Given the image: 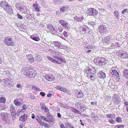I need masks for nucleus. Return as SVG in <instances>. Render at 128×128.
<instances>
[{
    "label": "nucleus",
    "instance_id": "47",
    "mask_svg": "<svg viewBox=\"0 0 128 128\" xmlns=\"http://www.w3.org/2000/svg\"><path fill=\"white\" fill-rule=\"evenodd\" d=\"M32 14H30L26 16V18L28 20H30L32 18Z\"/></svg>",
    "mask_w": 128,
    "mask_h": 128
},
{
    "label": "nucleus",
    "instance_id": "7",
    "mask_svg": "<svg viewBox=\"0 0 128 128\" xmlns=\"http://www.w3.org/2000/svg\"><path fill=\"white\" fill-rule=\"evenodd\" d=\"M4 9L6 12L9 14H10L12 13L13 10L12 7L8 4L4 8Z\"/></svg>",
    "mask_w": 128,
    "mask_h": 128
},
{
    "label": "nucleus",
    "instance_id": "31",
    "mask_svg": "<svg viewBox=\"0 0 128 128\" xmlns=\"http://www.w3.org/2000/svg\"><path fill=\"white\" fill-rule=\"evenodd\" d=\"M123 75L126 78H128V70H124L123 72Z\"/></svg>",
    "mask_w": 128,
    "mask_h": 128
},
{
    "label": "nucleus",
    "instance_id": "63",
    "mask_svg": "<svg viewBox=\"0 0 128 128\" xmlns=\"http://www.w3.org/2000/svg\"><path fill=\"white\" fill-rule=\"evenodd\" d=\"M44 110L45 112H46V113H49V110L48 108L46 107V108H45Z\"/></svg>",
    "mask_w": 128,
    "mask_h": 128
},
{
    "label": "nucleus",
    "instance_id": "29",
    "mask_svg": "<svg viewBox=\"0 0 128 128\" xmlns=\"http://www.w3.org/2000/svg\"><path fill=\"white\" fill-rule=\"evenodd\" d=\"M106 116L109 118H115L116 117V114H108L106 115Z\"/></svg>",
    "mask_w": 128,
    "mask_h": 128
},
{
    "label": "nucleus",
    "instance_id": "40",
    "mask_svg": "<svg viewBox=\"0 0 128 128\" xmlns=\"http://www.w3.org/2000/svg\"><path fill=\"white\" fill-rule=\"evenodd\" d=\"M6 98L4 97H2L0 98V103H4L5 102Z\"/></svg>",
    "mask_w": 128,
    "mask_h": 128
},
{
    "label": "nucleus",
    "instance_id": "64",
    "mask_svg": "<svg viewBox=\"0 0 128 128\" xmlns=\"http://www.w3.org/2000/svg\"><path fill=\"white\" fill-rule=\"evenodd\" d=\"M40 94L43 96H44L45 95V94L44 92H41L40 93Z\"/></svg>",
    "mask_w": 128,
    "mask_h": 128
},
{
    "label": "nucleus",
    "instance_id": "43",
    "mask_svg": "<svg viewBox=\"0 0 128 128\" xmlns=\"http://www.w3.org/2000/svg\"><path fill=\"white\" fill-rule=\"evenodd\" d=\"M102 59L104 60L102 61V65H104L106 64L108 62L107 59H106L104 58H102Z\"/></svg>",
    "mask_w": 128,
    "mask_h": 128
},
{
    "label": "nucleus",
    "instance_id": "50",
    "mask_svg": "<svg viewBox=\"0 0 128 128\" xmlns=\"http://www.w3.org/2000/svg\"><path fill=\"white\" fill-rule=\"evenodd\" d=\"M63 88L61 86H56V88L58 90L62 91Z\"/></svg>",
    "mask_w": 128,
    "mask_h": 128
},
{
    "label": "nucleus",
    "instance_id": "42",
    "mask_svg": "<svg viewBox=\"0 0 128 128\" xmlns=\"http://www.w3.org/2000/svg\"><path fill=\"white\" fill-rule=\"evenodd\" d=\"M50 31L54 33H57L58 31L57 28H54L53 27Z\"/></svg>",
    "mask_w": 128,
    "mask_h": 128
},
{
    "label": "nucleus",
    "instance_id": "18",
    "mask_svg": "<svg viewBox=\"0 0 128 128\" xmlns=\"http://www.w3.org/2000/svg\"><path fill=\"white\" fill-rule=\"evenodd\" d=\"M27 115L24 114L23 116H22L20 118L19 120L23 122H26L27 119Z\"/></svg>",
    "mask_w": 128,
    "mask_h": 128
},
{
    "label": "nucleus",
    "instance_id": "25",
    "mask_svg": "<svg viewBox=\"0 0 128 128\" xmlns=\"http://www.w3.org/2000/svg\"><path fill=\"white\" fill-rule=\"evenodd\" d=\"M8 68H6L4 70V74H6L7 76H9L10 74V72Z\"/></svg>",
    "mask_w": 128,
    "mask_h": 128
},
{
    "label": "nucleus",
    "instance_id": "41",
    "mask_svg": "<svg viewBox=\"0 0 128 128\" xmlns=\"http://www.w3.org/2000/svg\"><path fill=\"white\" fill-rule=\"evenodd\" d=\"M14 103L15 105L17 106L20 105L22 104V103L16 100H14Z\"/></svg>",
    "mask_w": 128,
    "mask_h": 128
},
{
    "label": "nucleus",
    "instance_id": "15",
    "mask_svg": "<svg viewBox=\"0 0 128 128\" xmlns=\"http://www.w3.org/2000/svg\"><path fill=\"white\" fill-rule=\"evenodd\" d=\"M88 30V27L84 25L81 26L79 28V30L80 32L86 31Z\"/></svg>",
    "mask_w": 128,
    "mask_h": 128
},
{
    "label": "nucleus",
    "instance_id": "51",
    "mask_svg": "<svg viewBox=\"0 0 128 128\" xmlns=\"http://www.w3.org/2000/svg\"><path fill=\"white\" fill-rule=\"evenodd\" d=\"M31 74V78H34L36 75V71H34V72L32 73V74Z\"/></svg>",
    "mask_w": 128,
    "mask_h": 128
},
{
    "label": "nucleus",
    "instance_id": "21",
    "mask_svg": "<svg viewBox=\"0 0 128 128\" xmlns=\"http://www.w3.org/2000/svg\"><path fill=\"white\" fill-rule=\"evenodd\" d=\"M53 57L56 59L58 60L59 61H61L62 62L64 63H65V61L64 59L63 58H61V57L60 56H58L56 55H54Z\"/></svg>",
    "mask_w": 128,
    "mask_h": 128
},
{
    "label": "nucleus",
    "instance_id": "4",
    "mask_svg": "<svg viewBox=\"0 0 128 128\" xmlns=\"http://www.w3.org/2000/svg\"><path fill=\"white\" fill-rule=\"evenodd\" d=\"M120 57L122 58H128V53L124 51L120 50L116 53Z\"/></svg>",
    "mask_w": 128,
    "mask_h": 128
},
{
    "label": "nucleus",
    "instance_id": "32",
    "mask_svg": "<svg viewBox=\"0 0 128 128\" xmlns=\"http://www.w3.org/2000/svg\"><path fill=\"white\" fill-rule=\"evenodd\" d=\"M92 70H91L90 68H88L85 71L86 74V76H87V75H89L90 74H92L93 72H92Z\"/></svg>",
    "mask_w": 128,
    "mask_h": 128
},
{
    "label": "nucleus",
    "instance_id": "56",
    "mask_svg": "<svg viewBox=\"0 0 128 128\" xmlns=\"http://www.w3.org/2000/svg\"><path fill=\"white\" fill-rule=\"evenodd\" d=\"M114 46H115L118 47H120V44L118 42L114 44Z\"/></svg>",
    "mask_w": 128,
    "mask_h": 128
},
{
    "label": "nucleus",
    "instance_id": "26",
    "mask_svg": "<svg viewBox=\"0 0 128 128\" xmlns=\"http://www.w3.org/2000/svg\"><path fill=\"white\" fill-rule=\"evenodd\" d=\"M8 4L5 1H1L0 2V7H1L4 8Z\"/></svg>",
    "mask_w": 128,
    "mask_h": 128
},
{
    "label": "nucleus",
    "instance_id": "20",
    "mask_svg": "<svg viewBox=\"0 0 128 128\" xmlns=\"http://www.w3.org/2000/svg\"><path fill=\"white\" fill-rule=\"evenodd\" d=\"M98 76L99 77L101 78H106V75L102 71L98 73Z\"/></svg>",
    "mask_w": 128,
    "mask_h": 128
},
{
    "label": "nucleus",
    "instance_id": "6",
    "mask_svg": "<svg viewBox=\"0 0 128 128\" xmlns=\"http://www.w3.org/2000/svg\"><path fill=\"white\" fill-rule=\"evenodd\" d=\"M87 14L89 15H93L94 16L97 15L98 12L94 8H88L86 11Z\"/></svg>",
    "mask_w": 128,
    "mask_h": 128
},
{
    "label": "nucleus",
    "instance_id": "8",
    "mask_svg": "<svg viewBox=\"0 0 128 128\" xmlns=\"http://www.w3.org/2000/svg\"><path fill=\"white\" fill-rule=\"evenodd\" d=\"M59 22L63 28H65L66 30L69 29L70 27L68 24L66 22L62 20H59Z\"/></svg>",
    "mask_w": 128,
    "mask_h": 128
},
{
    "label": "nucleus",
    "instance_id": "33",
    "mask_svg": "<svg viewBox=\"0 0 128 128\" xmlns=\"http://www.w3.org/2000/svg\"><path fill=\"white\" fill-rule=\"evenodd\" d=\"M84 96L82 92L80 91L78 92L76 94V97L77 98H80Z\"/></svg>",
    "mask_w": 128,
    "mask_h": 128
},
{
    "label": "nucleus",
    "instance_id": "16",
    "mask_svg": "<svg viewBox=\"0 0 128 128\" xmlns=\"http://www.w3.org/2000/svg\"><path fill=\"white\" fill-rule=\"evenodd\" d=\"M39 124L40 126H44L46 128H49L50 126L49 124L44 121L42 122V121H40L39 122Z\"/></svg>",
    "mask_w": 128,
    "mask_h": 128
},
{
    "label": "nucleus",
    "instance_id": "22",
    "mask_svg": "<svg viewBox=\"0 0 128 128\" xmlns=\"http://www.w3.org/2000/svg\"><path fill=\"white\" fill-rule=\"evenodd\" d=\"M18 9L20 11L23 12H27V10L26 8V7L24 6H22L20 7H19Z\"/></svg>",
    "mask_w": 128,
    "mask_h": 128
},
{
    "label": "nucleus",
    "instance_id": "12",
    "mask_svg": "<svg viewBox=\"0 0 128 128\" xmlns=\"http://www.w3.org/2000/svg\"><path fill=\"white\" fill-rule=\"evenodd\" d=\"M107 27L105 25H101L98 28L99 32L101 33H103L105 32L106 30Z\"/></svg>",
    "mask_w": 128,
    "mask_h": 128
},
{
    "label": "nucleus",
    "instance_id": "37",
    "mask_svg": "<svg viewBox=\"0 0 128 128\" xmlns=\"http://www.w3.org/2000/svg\"><path fill=\"white\" fill-rule=\"evenodd\" d=\"M122 118L119 117H117L116 118V120L118 123H120L122 122Z\"/></svg>",
    "mask_w": 128,
    "mask_h": 128
},
{
    "label": "nucleus",
    "instance_id": "58",
    "mask_svg": "<svg viewBox=\"0 0 128 128\" xmlns=\"http://www.w3.org/2000/svg\"><path fill=\"white\" fill-rule=\"evenodd\" d=\"M62 91L64 92L67 93L68 92V91L66 90V89L65 88H63L62 90Z\"/></svg>",
    "mask_w": 128,
    "mask_h": 128
},
{
    "label": "nucleus",
    "instance_id": "10",
    "mask_svg": "<svg viewBox=\"0 0 128 128\" xmlns=\"http://www.w3.org/2000/svg\"><path fill=\"white\" fill-rule=\"evenodd\" d=\"M112 100L114 102H115V103L117 104H119L121 102L119 96L116 94L114 95Z\"/></svg>",
    "mask_w": 128,
    "mask_h": 128
},
{
    "label": "nucleus",
    "instance_id": "59",
    "mask_svg": "<svg viewBox=\"0 0 128 128\" xmlns=\"http://www.w3.org/2000/svg\"><path fill=\"white\" fill-rule=\"evenodd\" d=\"M17 16L18 18L19 19H22L23 18L22 16L19 14H17Z\"/></svg>",
    "mask_w": 128,
    "mask_h": 128
},
{
    "label": "nucleus",
    "instance_id": "1",
    "mask_svg": "<svg viewBox=\"0 0 128 128\" xmlns=\"http://www.w3.org/2000/svg\"><path fill=\"white\" fill-rule=\"evenodd\" d=\"M24 74L26 77H31V74L34 71L30 66L27 65L25 66L22 70Z\"/></svg>",
    "mask_w": 128,
    "mask_h": 128
},
{
    "label": "nucleus",
    "instance_id": "36",
    "mask_svg": "<svg viewBox=\"0 0 128 128\" xmlns=\"http://www.w3.org/2000/svg\"><path fill=\"white\" fill-rule=\"evenodd\" d=\"M35 59L37 62H39L42 60V58L40 55H37L35 58Z\"/></svg>",
    "mask_w": 128,
    "mask_h": 128
},
{
    "label": "nucleus",
    "instance_id": "2",
    "mask_svg": "<svg viewBox=\"0 0 128 128\" xmlns=\"http://www.w3.org/2000/svg\"><path fill=\"white\" fill-rule=\"evenodd\" d=\"M46 116L47 118L44 116H41L40 117V118L45 120L46 122L49 123L50 124H54L55 122V118L53 117V116H51L50 114L49 113H48L46 114Z\"/></svg>",
    "mask_w": 128,
    "mask_h": 128
},
{
    "label": "nucleus",
    "instance_id": "28",
    "mask_svg": "<svg viewBox=\"0 0 128 128\" xmlns=\"http://www.w3.org/2000/svg\"><path fill=\"white\" fill-rule=\"evenodd\" d=\"M60 45L61 44L57 42H55L54 44H51L50 46H52L54 45L55 46L57 47L58 48H60Z\"/></svg>",
    "mask_w": 128,
    "mask_h": 128
},
{
    "label": "nucleus",
    "instance_id": "14",
    "mask_svg": "<svg viewBox=\"0 0 128 128\" xmlns=\"http://www.w3.org/2000/svg\"><path fill=\"white\" fill-rule=\"evenodd\" d=\"M103 60L102 58H98L96 59H95L94 61L95 62L98 64L99 66H102L103 65L102 61Z\"/></svg>",
    "mask_w": 128,
    "mask_h": 128
},
{
    "label": "nucleus",
    "instance_id": "38",
    "mask_svg": "<svg viewBox=\"0 0 128 128\" xmlns=\"http://www.w3.org/2000/svg\"><path fill=\"white\" fill-rule=\"evenodd\" d=\"M8 80H9L8 79H3V82H4L5 85L6 86H7L8 85L10 84V83H9L8 82Z\"/></svg>",
    "mask_w": 128,
    "mask_h": 128
},
{
    "label": "nucleus",
    "instance_id": "35",
    "mask_svg": "<svg viewBox=\"0 0 128 128\" xmlns=\"http://www.w3.org/2000/svg\"><path fill=\"white\" fill-rule=\"evenodd\" d=\"M10 111L12 114V113H14L15 112L14 108L13 105H12L10 106Z\"/></svg>",
    "mask_w": 128,
    "mask_h": 128
},
{
    "label": "nucleus",
    "instance_id": "17",
    "mask_svg": "<svg viewBox=\"0 0 128 128\" xmlns=\"http://www.w3.org/2000/svg\"><path fill=\"white\" fill-rule=\"evenodd\" d=\"M47 58L49 60L54 63L57 64H61L60 62H59L56 60L54 59L53 58H52L50 56H47Z\"/></svg>",
    "mask_w": 128,
    "mask_h": 128
},
{
    "label": "nucleus",
    "instance_id": "60",
    "mask_svg": "<svg viewBox=\"0 0 128 128\" xmlns=\"http://www.w3.org/2000/svg\"><path fill=\"white\" fill-rule=\"evenodd\" d=\"M80 110L84 112L86 109V108L84 109V108L82 107L81 106H80Z\"/></svg>",
    "mask_w": 128,
    "mask_h": 128
},
{
    "label": "nucleus",
    "instance_id": "45",
    "mask_svg": "<svg viewBox=\"0 0 128 128\" xmlns=\"http://www.w3.org/2000/svg\"><path fill=\"white\" fill-rule=\"evenodd\" d=\"M128 12V9H124L121 12V13L122 14H126Z\"/></svg>",
    "mask_w": 128,
    "mask_h": 128
},
{
    "label": "nucleus",
    "instance_id": "39",
    "mask_svg": "<svg viewBox=\"0 0 128 128\" xmlns=\"http://www.w3.org/2000/svg\"><path fill=\"white\" fill-rule=\"evenodd\" d=\"M118 13L119 12L118 10H115L114 12V16L118 19L119 18Z\"/></svg>",
    "mask_w": 128,
    "mask_h": 128
},
{
    "label": "nucleus",
    "instance_id": "30",
    "mask_svg": "<svg viewBox=\"0 0 128 128\" xmlns=\"http://www.w3.org/2000/svg\"><path fill=\"white\" fill-rule=\"evenodd\" d=\"M0 116L3 119H5V118H6L8 116V115L6 113L2 112L0 113Z\"/></svg>",
    "mask_w": 128,
    "mask_h": 128
},
{
    "label": "nucleus",
    "instance_id": "9",
    "mask_svg": "<svg viewBox=\"0 0 128 128\" xmlns=\"http://www.w3.org/2000/svg\"><path fill=\"white\" fill-rule=\"evenodd\" d=\"M93 70H95V71H94V73L93 72L92 74H90L89 75H87V77L88 78H90L91 80L94 81L97 78V77L94 74V73L96 72V71L95 69H93Z\"/></svg>",
    "mask_w": 128,
    "mask_h": 128
},
{
    "label": "nucleus",
    "instance_id": "23",
    "mask_svg": "<svg viewBox=\"0 0 128 128\" xmlns=\"http://www.w3.org/2000/svg\"><path fill=\"white\" fill-rule=\"evenodd\" d=\"M74 20L78 22L82 21L84 19V18L83 16L78 17L77 16H75L74 17Z\"/></svg>",
    "mask_w": 128,
    "mask_h": 128
},
{
    "label": "nucleus",
    "instance_id": "49",
    "mask_svg": "<svg viewBox=\"0 0 128 128\" xmlns=\"http://www.w3.org/2000/svg\"><path fill=\"white\" fill-rule=\"evenodd\" d=\"M84 48L88 49H92L93 48V46L92 45H88L87 46H85Z\"/></svg>",
    "mask_w": 128,
    "mask_h": 128
},
{
    "label": "nucleus",
    "instance_id": "44",
    "mask_svg": "<svg viewBox=\"0 0 128 128\" xmlns=\"http://www.w3.org/2000/svg\"><path fill=\"white\" fill-rule=\"evenodd\" d=\"M62 0H55L54 1V2L55 4H60L62 2Z\"/></svg>",
    "mask_w": 128,
    "mask_h": 128
},
{
    "label": "nucleus",
    "instance_id": "46",
    "mask_svg": "<svg viewBox=\"0 0 128 128\" xmlns=\"http://www.w3.org/2000/svg\"><path fill=\"white\" fill-rule=\"evenodd\" d=\"M66 10V7H62L60 9V12H65Z\"/></svg>",
    "mask_w": 128,
    "mask_h": 128
},
{
    "label": "nucleus",
    "instance_id": "5",
    "mask_svg": "<svg viewBox=\"0 0 128 128\" xmlns=\"http://www.w3.org/2000/svg\"><path fill=\"white\" fill-rule=\"evenodd\" d=\"M4 42L5 44L8 46H12L13 45V41L9 36L6 37L4 39Z\"/></svg>",
    "mask_w": 128,
    "mask_h": 128
},
{
    "label": "nucleus",
    "instance_id": "61",
    "mask_svg": "<svg viewBox=\"0 0 128 128\" xmlns=\"http://www.w3.org/2000/svg\"><path fill=\"white\" fill-rule=\"evenodd\" d=\"M60 128H66L65 126L62 123L60 124Z\"/></svg>",
    "mask_w": 128,
    "mask_h": 128
},
{
    "label": "nucleus",
    "instance_id": "19",
    "mask_svg": "<svg viewBox=\"0 0 128 128\" xmlns=\"http://www.w3.org/2000/svg\"><path fill=\"white\" fill-rule=\"evenodd\" d=\"M26 58L31 62H33L34 61V59L30 54H28L26 55Z\"/></svg>",
    "mask_w": 128,
    "mask_h": 128
},
{
    "label": "nucleus",
    "instance_id": "13",
    "mask_svg": "<svg viewBox=\"0 0 128 128\" xmlns=\"http://www.w3.org/2000/svg\"><path fill=\"white\" fill-rule=\"evenodd\" d=\"M111 74L112 77L114 76L115 78H119V74L116 70H112Z\"/></svg>",
    "mask_w": 128,
    "mask_h": 128
},
{
    "label": "nucleus",
    "instance_id": "11",
    "mask_svg": "<svg viewBox=\"0 0 128 128\" xmlns=\"http://www.w3.org/2000/svg\"><path fill=\"white\" fill-rule=\"evenodd\" d=\"M44 77L46 79L49 81H52L54 80V76L50 74L46 75L44 76Z\"/></svg>",
    "mask_w": 128,
    "mask_h": 128
},
{
    "label": "nucleus",
    "instance_id": "62",
    "mask_svg": "<svg viewBox=\"0 0 128 128\" xmlns=\"http://www.w3.org/2000/svg\"><path fill=\"white\" fill-rule=\"evenodd\" d=\"M16 87L20 89H21L22 88V86L20 84H17L16 85Z\"/></svg>",
    "mask_w": 128,
    "mask_h": 128
},
{
    "label": "nucleus",
    "instance_id": "48",
    "mask_svg": "<svg viewBox=\"0 0 128 128\" xmlns=\"http://www.w3.org/2000/svg\"><path fill=\"white\" fill-rule=\"evenodd\" d=\"M4 120L7 124H8L10 121L9 118L8 116H7V118H5V119H4Z\"/></svg>",
    "mask_w": 128,
    "mask_h": 128
},
{
    "label": "nucleus",
    "instance_id": "3",
    "mask_svg": "<svg viewBox=\"0 0 128 128\" xmlns=\"http://www.w3.org/2000/svg\"><path fill=\"white\" fill-rule=\"evenodd\" d=\"M114 40V36H110L105 37L102 38V42L104 45H108L111 42H113Z\"/></svg>",
    "mask_w": 128,
    "mask_h": 128
},
{
    "label": "nucleus",
    "instance_id": "53",
    "mask_svg": "<svg viewBox=\"0 0 128 128\" xmlns=\"http://www.w3.org/2000/svg\"><path fill=\"white\" fill-rule=\"evenodd\" d=\"M108 121L110 123L112 124H114L115 123V122L112 119H109L108 120Z\"/></svg>",
    "mask_w": 128,
    "mask_h": 128
},
{
    "label": "nucleus",
    "instance_id": "34",
    "mask_svg": "<svg viewBox=\"0 0 128 128\" xmlns=\"http://www.w3.org/2000/svg\"><path fill=\"white\" fill-rule=\"evenodd\" d=\"M72 109L73 112L75 113L79 114H82L81 112L80 111L74 108H72Z\"/></svg>",
    "mask_w": 128,
    "mask_h": 128
},
{
    "label": "nucleus",
    "instance_id": "55",
    "mask_svg": "<svg viewBox=\"0 0 128 128\" xmlns=\"http://www.w3.org/2000/svg\"><path fill=\"white\" fill-rule=\"evenodd\" d=\"M52 51L54 52H53L54 54H55L56 55L58 56H60V54L59 52H56L55 51Z\"/></svg>",
    "mask_w": 128,
    "mask_h": 128
},
{
    "label": "nucleus",
    "instance_id": "54",
    "mask_svg": "<svg viewBox=\"0 0 128 128\" xmlns=\"http://www.w3.org/2000/svg\"><path fill=\"white\" fill-rule=\"evenodd\" d=\"M63 34L65 37H67L68 36V34L66 31H64V32Z\"/></svg>",
    "mask_w": 128,
    "mask_h": 128
},
{
    "label": "nucleus",
    "instance_id": "57",
    "mask_svg": "<svg viewBox=\"0 0 128 128\" xmlns=\"http://www.w3.org/2000/svg\"><path fill=\"white\" fill-rule=\"evenodd\" d=\"M65 125H66V128H67V127H68V128H69V127L70 126H72L70 124H69V123L68 122H66L65 124Z\"/></svg>",
    "mask_w": 128,
    "mask_h": 128
},
{
    "label": "nucleus",
    "instance_id": "24",
    "mask_svg": "<svg viewBox=\"0 0 128 128\" xmlns=\"http://www.w3.org/2000/svg\"><path fill=\"white\" fill-rule=\"evenodd\" d=\"M30 38L33 40L36 41H39L40 40V39L38 37L36 36L34 34L31 36Z\"/></svg>",
    "mask_w": 128,
    "mask_h": 128
},
{
    "label": "nucleus",
    "instance_id": "27",
    "mask_svg": "<svg viewBox=\"0 0 128 128\" xmlns=\"http://www.w3.org/2000/svg\"><path fill=\"white\" fill-rule=\"evenodd\" d=\"M38 4H33L32 6L35 8V10L37 12H39L40 11V9L38 7Z\"/></svg>",
    "mask_w": 128,
    "mask_h": 128
},
{
    "label": "nucleus",
    "instance_id": "52",
    "mask_svg": "<svg viewBox=\"0 0 128 128\" xmlns=\"http://www.w3.org/2000/svg\"><path fill=\"white\" fill-rule=\"evenodd\" d=\"M47 27L48 29L50 31L51 29L53 27V26L51 24H48L47 26Z\"/></svg>",
    "mask_w": 128,
    "mask_h": 128
}]
</instances>
